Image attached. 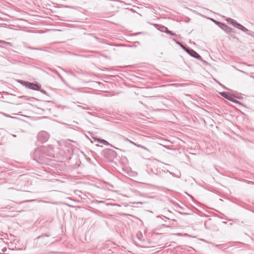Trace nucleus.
Segmentation results:
<instances>
[{"label": "nucleus", "mask_w": 254, "mask_h": 254, "mask_svg": "<svg viewBox=\"0 0 254 254\" xmlns=\"http://www.w3.org/2000/svg\"><path fill=\"white\" fill-rule=\"evenodd\" d=\"M19 83L22 85L25 86L26 88L31 89L34 90H40L41 89V85L38 84H36L33 82H30L28 81H25L23 80H19Z\"/></svg>", "instance_id": "obj_1"}, {"label": "nucleus", "mask_w": 254, "mask_h": 254, "mask_svg": "<svg viewBox=\"0 0 254 254\" xmlns=\"http://www.w3.org/2000/svg\"><path fill=\"white\" fill-rule=\"evenodd\" d=\"M227 21L230 24H232L233 26L237 27L239 29L241 30L242 31H243V32H244L245 33H247V32L249 31V30L247 28H246L245 27H244V26H243L241 24L239 23L235 20H234V19H233L232 18H228L227 19Z\"/></svg>", "instance_id": "obj_2"}, {"label": "nucleus", "mask_w": 254, "mask_h": 254, "mask_svg": "<svg viewBox=\"0 0 254 254\" xmlns=\"http://www.w3.org/2000/svg\"><path fill=\"white\" fill-rule=\"evenodd\" d=\"M46 148L45 147H41L38 148H36L35 150V155L36 156L38 157V159L40 160H44L45 158V156L47 155L45 153Z\"/></svg>", "instance_id": "obj_3"}, {"label": "nucleus", "mask_w": 254, "mask_h": 254, "mask_svg": "<svg viewBox=\"0 0 254 254\" xmlns=\"http://www.w3.org/2000/svg\"><path fill=\"white\" fill-rule=\"evenodd\" d=\"M187 50L186 51V52L187 53H188L190 56H191V57H193L195 59H198V60L201 61L202 62H203L204 63L206 64H207V62L203 60L201 58L200 56L198 53H197L195 51H194L193 50H192L190 48L189 49H187Z\"/></svg>", "instance_id": "obj_4"}, {"label": "nucleus", "mask_w": 254, "mask_h": 254, "mask_svg": "<svg viewBox=\"0 0 254 254\" xmlns=\"http://www.w3.org/2000/svg\"><path fill=\"white\" fill-rule=\"evenodd\" d=\"M49 138V135L47 132L44 131L40 132L38 134V139L42 142H46Z\"/></svg>", "instance_id": "obj_5"}, {"label": "nucleus", "mask_w": 254, "mask_h": 254, "mask_svg": "<svg viewBox=\"0 0 254 254\" xmlns=\"http://www.w3.org/2000/svg\"><path fill=\"white\" fill-rule=\"evenodd\" d=\"M49 235L43 234L40 236H39L37 240L39 242V243L41 245H46L47 244L49 241L48 240L49 239Z\"/></svg>", "instance_id": "obj_6"}, {"label": "nucleus", "mask_w": 254, "mask_h": 254, "mask_svg": "<svg viewBox=\"0 0 254 254\" xmlns=\"http://www.w3.org/2000/svg\"><path fill=\"white\" fill-rule=\"evenodd\" d=\"M220 94L222 97H224L225 98H226L229 100H231L230 98L232 97V96L229 93L226 92H222L220 93Z\"/></svg>", "instance_id": "obj_7"}, {"label": "nucleus", "mask_w": 254, "mask_h": 254, "mask_svg": "<svg viewBox=\"0 0 254 254\" xmlns=\"http://www.w3.org/2000/svg\"><path fill=\"white\" fill-rule=\"evenodd\" d=\"M163 30H162V31H163L168 34L171 35L172 36L176 35V33H173L172 31L169 30L167 27H166L165 26H163Z\"/></svg>", "instance_id": "obj_8"}, {"label": "nucleus", "mask_w": 254, "mask_h": 254, "mask_svg": "<svg viewBox=\"0 0 254 254\" xmlns=\"http://www.w3.org/2000/svg\"><path fill=\"white\" fill-rule=\"evenodd\" d=\"M224 29H223L226 33H231L232 31H233V29L232 28H230V27H229L228 26H227V25H226V26H224Z\"/></svg>", "instance_id": "obj_9"}, {"label": "nucleus", "mask_w": 254, "mask_h": 254, "mask_svg": "<svg viewBox=\"0 0 254 254\" xmlns=\"http://www.w3.org/2000/svg\"><path fill=\"white\" fill-rule=\"evenodd\" d=\"M176 43H177V44H178L179 45H180V46L181 47V48H182L183 50H184L186 52V51L187 50V49L189 48H188V47H185V46H184V45H183L181 42H179V41H176Z\"/></svg>", "instance_id": "obj_10"}, {"label": "nucleus", "mask_w": 254, "mask_h": 254, "mask_svg": "<svg viewBox=\"0 0 254 254\" xmlns=\"http://www.w3.org/2000/svg\"><path fill=\"white\" fill-rule=\"evenodd\" d=\"M98 141L104 144V145H110V143L106 140L103 139H99Z\"/></svg>", "instance_id": "obj_11"}, {"label": "nucleus", "mask_w": 254, "mask_h": 254, "mask_svg": "<svg viewBox=\"0 0 254 254\" xmlns=\"http://www.w3.org/2000/svg\"><path fill=\"white\" fill-rule=\"evenodd\" d=\"M21 98H23L24 99H28V100H32V99L37 100L34 97H28V96H21Z\"/></svg>", "instance_id": "obj_12"}, {"label": "nucleus", "mask_w": 254, "mask_h": 254, "mask_svg": "<svg viewBox=\"0 0 254 254\" xmlns=\"http://www.w3.org/2000/svg\"><path fill=\"white\" fill-rule=\"evenodd\" d=\"M218 23V25L219 26V27H220L222 30L224 29V27L223 26H226V24H224V23H221V22H217Z\"/></svg>", "instance_id": "obj_13"}, {"label": "nucleus", "mask_w": 254, "mask_h": 254, "mask_svg": "<svg viewBox=\"0 0 254 254\" xmlns=\"http://www.w3.org/2000/svg\"><path fill=\"white\" fill-rule=\"evenodd\" d=\"M230 99L231 100H229V101H231L233 102V103H240V102L234 99L232 97H231Z\"/></svg>", "instance_id": "obj_14"}, {"label": "nucleus", "mask_w": 254, "mask_h": 254, "mask_svg": "<svg viewBox=\"0 0 254 254\" xmlns=\"http://www.w3.org/2000/svg\"><path fill=\"white\" fill-rule=\"evenodd\" d=\"M28 49H32V50H40V51L42 50V49L32 48V47H28Z\"/></svg>", "instance_id": "obj_15"}, {"label": "nucleus", "mask_w": 254, "mask_h": 254, "mask_svg": "<svg viewBox=\"0 0 254 254\" xmlns=\"http://www.w3.org/2000/svg\"><path fill=\"white\" fill-rule=\"evenodd\" d=\"M137 146L138 147L141 148L142 149L147 150V148L145 146H142L141 145H137Z\"/></svg>", "instance_id": "obj_16"}, {"label": "nucleus", "mask_w": 254, "mask_h": 254, "mask_svg": "<svg viewBox=\"0 0 254 254\" xmlns=\"http://www.w3.org/2000/svg\"><path fill=\"white\" fill-rule=\"evenodd\" d=\"M4 44L7 45H9L10 46H12V44L11 43H9V42H5V41Z\"/></svg>", "instance_id": "obj_17"}, {"label": "nucleus", "mask_w": 254, "mask_h": 254, "mask_svg": "<svg viewBox=\"0 0 254 254\" xmlns=\"http://www.w3.org/2000/svg\"><path fill=\"white\" fill-rule=\"evenodd\" d=\"M58 76L59 77V78L61 79V80L63 81V82H64V79H63V78L62 77V76L60 75V74H58Z\"/></svg>", "instance_id": "obj_18"}, {"label": "nucleus", "mask_w": 254, "mask_h": 254, "mask_svg": "<svg viewBox=\"0 0 254 254\" xmlns=\"http://www.w3.org/2000/svg\"><path fill=\"white\" fill-rule=\"evenodd\" d=\"M40 92H41L42 93L44 94H47V92L46 91L44 90H41V89H40L39 90Z\"/></svg>", "instance_id": "obj_19"}, {"label": "nucleus", "mask_w": 254, "mask_h": 254, "mask_svg": "<svg viewBox=\"0 0 254 254\" xmlns=\"http://www.w3.org/2000/svg\"><path fill=\"white\" fill-rule=\"evenodd\" d=\"M35 199H30V200H27L25 201L24 202H32L35 201Z\"/></svg>", "instance_id": "obj_20"}, {"label": "nucleus", "mask_w": 254, "mask_h": 254, "mask_svg": "<svg viewBox=\"0 0 254 254\" xmlns=\"http://www.w3.org/2000/svg\"><path fill=\"white\" fill-rule=\"evenodd\" d=\"M123 138H124V140H126V141H129L130 140H129L128 139H127V138H126L125 137H123Z\"/></svg>", "instance_id": "obj_21"}, {"label": "nucleus", "mask_w": 254, "mask_h": 254, "mask_svg": "<svg viewBox=\"0 0 254 254\" xmlns=\"http://www.w3.org/2000/svg\"><path fill=\"white\" fill-rule=\"evenodd\" d=\"M129 142H130L131 143H132V144H134V145H135L137 146V145H136L135 143H134L133 142H132V141H130V140H129Z\"/></svg>", "instance_id": "obj_22"}, {"label": "nucleus", "mask_w": 254, "mask_h": 254, "mask_svg": "<svg viewBox=\"0 0 254 254\" xmlns=\"http://www.w3.org/2000/svg\"><path fill=\"white\" fill-rule=\"evenodd\" d=\"M169 172V173H170V174L172 175L173 176H175V177L176 176L175 175V174H174V173H172V172Z\"/></svg>", "instance_id": "obj_23"}, {"label": "nucleus", "mask_w": 254, "mask_h": 254, "mask_svg": "<svg viewBox=\"0 0 254 254\" xmlns=\"http://www.w3.org/2000/svg\"><path fill=\"white\" fill-rule=\"evenodd\" d=\"M4 42H5V41H4L0 40V43H2V44H4Z\"/></svg>", "instance_id": "obj_24"}, {"label": "nucleus", "mask_w": 254, "mask_h": 254, "mask_svg": "<svg viewBox=\"0 0 254 254\" xmlns=\"http://www.w3.org/2000/svg\"><path fill=\"white\" fill-rule=\"evenodd\" d=\"M4 42H5V41H4L0 40V43H2V44H4Z\"/></svg>", "instance_id": "obj_25"}, {"label": "nucleus", "mask_w": 254, "mask_h": 254, "mask_svg": "<svg viewBox=\"0 0 254 254\" xmlns=\"http://www.w3.org/2000/svg\"><path fill=\"white\" fill-rule=\"evenodd\" d=\"M162 226H164V227H169V226L166 225L165 224H163Z\"/></svg>", "instance_id": "obj_26"}, {"label": "nucleus", "mask_w": 254, "mask_h": 254, "mask_svg": "<svg viewBox=\"0 0 254 254\" xmlns=\"http://www.w3.org/2000/svg\"><path fill=\"white\" fill-rule=\"evenodd\" d=\"M2 239L0 238V244L2 243Z\"/></svg>", "instance_id": "obj_27"}, {"label": "nucleus", "mask_w": 254, "mask_h": 254, "mask_svg": "<svg viewBox=\"0 0 254 254\" xmlns=\"http://www.w3.org/2000/svg\"><path fill=\"white\" fill-rule=\"evenodd\" d=\"M218 21H215V23L218 25V23H217Z\"/></svg>", "instance_id": "obj_28"}, {"label": "nucleus", "mask_w": 254, "mask_h": 254, "mask_svg": "<svg viewBox=\"0 0 254 254\" xmlns=\"http://www.w3.org/2000/svg\"><path fill=\"white\" fill-rule=\"evenodd\" d=\"M117 148V149L119 150L120 151H122V149H119V148Z\"/></svg>", "instance_id": "obj_29"}, {"label": "nucleus", "mask_w": 254, "mask_h": 254, "mask_svg": "<svg viewBox=\"0 0 254 254\" xmlns=\"http://www.w3.org/2000/svg\"><path fill=\"white\" fill-rule=\"evenodd\" d=\"M12 135H13V137H16V135L13 134Z\"/></svg>", "instance_id": "obj_30"}, {"label": "nucleus", "mask_w": 254, "mask_h": 254, "mask_svg": "<svg viewBox=\"0 0 254 254\" xmlns=\"http://www.w3.org/2000/svg\"><path fill=\"white\" fill-rule=\"evenodd\" d=\"M139 103L141 104H142V102L141 101H139Z\"/></svg>", "instance_id": "obj_31"}]
</instances>
